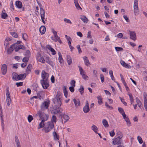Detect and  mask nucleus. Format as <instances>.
I'll return each mask as SVG.
<instances>
[{"label": "nucleus", "instance_id": "obj_1", "mask_svg": "<svg viewBox=\"0 0 147 147\" xmlns=\"http://www.w3.org/2000/svg\"><path fill=\"white\" fill-rule=\"evenodd\" d=\"M62 93L58 91L56 96L53 99L55 106L53 110L51 111V113L56 114L62 112V109L60 107L62 103Z\"/></svg>", "mask_w": 147, "mask_h": 147}, {"label": "nucleus", "instance_id": "obj_2", "mask_svg": "<svg viewBox=\"0 0 147 147\" xmlns=\"http://www.w3.org/2000/svg\"><path fill=\"white\" fill-rule=\"evenodd\" d=\"M21 42H22L21 41H18L16 43H15L11 46L10 48H11L12 49L13 48L16 52H18L20 49L23 50H25L26 48L24 46L20 45Z\"/></svg>", "mask_w": 147, "mask_h": 147}, {"label": "nucleus", "instance_id": "obj_3", "mask_svg": "<svg viewBox=\"0 0 147 147\" xmlns=\"http://www.w3.org/2000/svg\"><path fill=\"white\" fill-rule=\"evenodd\" d=\"M41 77L42 79L40 80V83L43 88L45 89H46V72L44 70L42 71Z\"/></svg>", "mask_w": 147, "mask_h": 147}, {"label": "nucleus", "instance_id": "obj_4", "mask_svg": "<svg viewBox=\"0 0 147 147\" xmlns=\"http://www.w3.org/2000/svg\"><path fill=\"white\" fill-rule=\"evenodd\" d=\"M52 32L53 34L54 38H53V37H51V39L53 40L55 42H58L60 44L62 43V42L60 39L59 37L57 35V32L56 31H55L53 28L51 29Z\"/></svg>", "mask_w": 147, "mask_h": 147}, {"label": "nucleus", "instance_id": "obj_5", "mask_svg": "<svg viewBox=\"0 0 147 147\" xmlns=\"http://www.w3.org/2000/svg\"><path fill=\"white\" fill-rule=\"evenodd\" d=\"M46 120L45 119H42L41 122L40 123L38 127V129L43 128L42 129V131H44L45 133H46V127H45V122Z\"/></svg>", "mask_w": 147, "mask_h": 147}, {"label": "nucleus", "instance_id": "obj_6", "mask_svg": "<svg viewBox=\"0 0 147 147\" xmlns=\"http://www.w3.org/2000/svg\"><path fill=\"white\" fill-rule=\"evenodd\" d=\"M54 127V125L52 122H48L47 123V132H49Z\"/></svg>", "mask_w": 147, "mask_h": 147}, {"label": "nucleus", "instance_id": "obj_7", "mask_svg": "<svg viewBox=\"0 0 147 147\" xmlns=\"http://www.w3.org/2000/svg\"><path fill=\"white\" fill-rule=\"evenodd\" d=\"M43 111L39 110L38 111L36 114V116H39L40 118V120H42L43 119H44L46 114L43 112Z\"/></svg>", "mask_w": 147, "mask_h": 147}, {"label": "nucleus", "instance_id": "obj_8", "mask_svg": "<svg viewBox=\"0 0 147 147\" xmlns=\"http://www.w3.org/2000/svg\"><path fill=\"white\" fill-rule=\"evenodd\" d=\"M122 142V139H120L117 137L116 138L114 139L112 142L113 144L114 145H120L121 144Z\"/></svg>", "mask_w": 147, "mask_h": 147}, {"label": "nucleus", "instance_id": "obj_9", "mask_svg": "<svg viewBox=\"0 0 147 147\" xmlns=\"http://www.w3.org/2000/svg\"><path fill=\"white\" fill-rule=\"evenodd\" d=\"M134 11L135 13H137L139 11L138 9V2L137 0H135L134 2Z\"/></svg>", "mask_w": 147, "mask_h": 147}, {"label": "nucleus", "instance_id": "obj_10", "mask_svg": "<svg viewBox=\"0 0 147 147\" xmlns=\"http://www.w3.org/2000/svg\"><path fill=\"white\" fill-rule=\"evenodd\" d=\"M83 110L85 113H87L90 111L89 105L88 100L86 101V105L83 108Z\"/></svg>", "mask_w": 147, "mask_h": 147}, {"label": "nucleus", "instance_id": "obj_11", "mask_svg": "<svg viewBox=\"0 0 147 147\" xmlns=\"http://www.w3.org/2000/svg\"><path fill=\"white\" fill-rule=\"evenodd\" d=\"M61 116L62 120V123L63 124V121H64V123H65L69 119V117L65 114L62 115H61Z\"/></svg>", "mask_w": 147, "mask_h": 147}, {"label": "nucleus", "instance_id": "obj_12", "mask_svg": "<svg viewBox=\"0 0 147 147\" xmlns=\"http://www.w3.org/2000/svg\"><path fill=\"white\" fill-rule=\"evenodd\" d=\"M7 66L5 64H3L2 65L1 68V72L3 75H5L7 72Z\"/></svg>", "mask_w": 147, "mask_h": 147}, {"label": "nucleus", "instance_id": "obj_13", "mask_svg": "<svg viewBox=\"0 0 147 147\" xmlns=\"http://www.w3.org/2000/svg\"><path fill=\"white\" fill-rule=\"evenodd\" d=\"M129 32L130 38L134 41H135L136 39V33L134 31H129Z\"/></svg>", "mask_w": 147, "mask_h": 147}, {"label": "nucleus", "instance_id": "obj_14", "mask_svg": "<svg viewBox=\"0 0 147 147\" xmlns=\"http://www.w3.org/2000/svg\"><path fill=\"white\" fill-rule=\"evenodd\" d=\"M144 105L145 109L146 111H147V95L144 94Z\"/></svg>", "mask_w": 147, "mask_h": 147}, {"label": "nucleus", "instance_id": "obj_15", "mask_svg": "<svg viewBox=\"0 0 147 147\" xmlns=\"http://www.w3.org/2000/svg\"><path fill=\"white\" fill-rule=\"evenodd\" d=\"M26 76V74H21L19 75H18V80H22L25 79Z\"/></svg>", "mask_w": 147, "mask_h": 147}, {"label": "nucleus", "instance_id": "obj_16", "mask_svg": "<svg viewBox=\"0 0 147 147\" xmlns=\"http://www.w3.org/2000/svg\"><path fill=\"white\" fill-rule=\"evenodd\" d=\"M46 28L44 26H41L39 29V31L42 34H44L46 31Z\"/></svg>", "mask_w": 147, "mask_h": 147}, {"label": "nucleus", "instance_id": "obj_17", "mask_svg": "<svg viewBox=\"0 0 147 147\" xmlns=\"http://www.w3.org/2000/svg\"><path fill=\"white\" fill-rule=\"evenodd\" d=\"M120 63L123 66L125 67L129 68L131 67L130 65L125 63V62L123 60H121L120 61Z\"/></svg>", "mask_w": 147, "mask_h": 147}, {"label": "nucleus", "instance_id": "obj_18", "mask_svg": "<svg viewBox=\"0 0 147 147\" xmlns=\"http://www.w3.org/2000/svg\"><path fill=\"white\" fill-rule=\"evenodd\" d=\"M74 2L76 8L78 10L80 9L81 10L82 9L78 3V0H74Z\"/></svg>", "mask_w": 147, "mask_h": 147}, {"label": "nucleus", "instance_id": "obj_19", "mask_svg": "<svg viewBox=\"0 0 147 147\" xmlns=\"http://www.w3.org/2000/svg\"><path fill=\"white\" fill-rule=\"evenodd\" d=\"M73 101L76 107H78V106H80V102L79 99L76 100L75 99H74Z\"/></svg>", "mask_w": 147, "mask_h": 147}, {"label": "nucleus", "instance_id": "obj_20", "mask_svg": "<svg viewBox=\"0 0 147 147\" xmlns=\"http://www.w3.org/2000/svg\"><path fill=\"white\" fill-rule=\"evenodd\" d=\"M16 6L18 8L20 9L22 7V2L19 1H16L15 3Z\"/></svg>", "mask_w": 147, "mask_h": 147}, {"label": "nucleus", "instance_id": "obj_21", "mask_svg": "<svg viewBox=\"0 0 147 147\" xmlns=\"http://www.w3.org/2000/svg\"><path fill=\"white\" fill-rule=\"evenodd\" d=\"M40 111H44L46 109V101L44 102L40 106Z\"/></svg>", "mask_w": 147, "mask_h": 147}, {"label": "nucleus", "instance_id": "obj_22", "mask_svg": "<svg viewBox=\"0 0 147 147\" xmlns=\"http://www.w3.org/2000/svg\"><path fill=\"white\" fill-rule=\"evenodd\" d=\"M136 100L137 102V105H138V106L140 107L141 108L143 106L141 102L140 101V100L137 97L136 98Z\"/></svg>", "mask_w": 147, "mask_h": 147}, {"label": "nucleus", "instance_id": "obj_23", "mask_svg": "<svg viewBox=\"0 0 147 147\" xmlns=\"http://www.w3.org/2000/svg\"><path fill=\"white\" fill-rule=\"evenodd\" d=\"M83 58L86 65L88 66L90 64L89 60L87 57L84 56L83 57Z\"/></svg>", "mask_w": 147, "mask_h": 147}, {"label": "nucleus", "instance_id": "obj_24", "mask_svg": "<svg viewBox=\"0 0 147 147\" xmlns=\"http://www.w3.org/2000/svg\"><path fill=\"white\" fill-rule=\"evenodd\" d=\"M91 129L96 134H98L97 131L98 128L94 125H93L91 127Z\"/></svg>", "mask_w": 147, "mask_h": 147}, {"label": "nucleus", "instance_id": "obj_25", "mask_svg": "<svg viewBox=\"0 0 147 147\" xmlns=\"http://www.w3.org/2000/svg\"><path fill=\"white\" fill-rule=\"evenodd\" d=\"M47 63L49 64L52 67H53L54 63L51 61L49 57H47Z\"/></svg>", "mask_w": 147, "mask_h": 147}, {"label": "nucleus", "instance_id": "obj_26", "mask_svg": "<svg viewBox=\"0 0 147 147\" xmlns=\"http://www.w3.org/2000/svg\"><path fill=\"white\" fill-rule=\"evenodd\" d=\"M32 65L31 64H29L27 67L26 72L28 74H29L31 71L32 69Z\"/></svg>", "mask_w": 147, "mask_h": 147}, {"label": "nucleus", "instance_id": "obj_27", "mask_svg": "<svg viewBox=\"0 0 147 147\" xmlns=\"http://www.w3.org/2000/svg\"><path fill=\"white\" fill-rule=\"evenodd\" d=\"M58 54L59 56L58 59L59 62L60 63H62L63 61V60L62 58V55L60 52L58 53Z\"/></svg>", "mask_w": 147, "mask_h": 147}, {"label": "nucleus", "instance_id": "obj_28", "mask_svg": "<svg viewBox=\"0 0 147 147\" xmlns=\"http://www.w3.org/2000/svg\"><path fill=\"white\" fill-rule=\"evenodd\" d=\"M80 18L85 23H87L88 22V19L86 16H81L80 17Z\"/></svg>", "mask_w": 147, "mask_h": 147}, {"label": "nucleus", "instance_id": "obj_29", "mask_svg": "<svg viewBox=\"0 0 147 147\" xmlns=\"http://www.w3.org/2000/svg\"><path fill=\"white\" fill-rule=\"evenodd\" d=\"M63 90L64 95L66 98H67L68 96V92L67 89L66 87L64 86L63 87Z\"/></svg>", "mask_w": 147, "mask_h": 147}, {"label": "nucleus", "instance_id": "obj_30", "mask_svg": "<svg viewBox=\"0 0 147 147\" xmlns=\"http://www.w3.org/2000/svg\"><path fill=\"white\" fill-rule=\"evenodd\" d=\"M37 59L39 61L41 62L44 63L45 62V60L40 55L37 57Z\"/></svg>", "mask_w": 147, "mask_h": 147}, {"label": "nucleus", "instance_id": "obj_31", "mask_svg": "<svg viewBox=\"0 0 147 147\" xmlns=\"http://www.w3.org/2000/svg\"><path fill=\"white\" fill-rule=\"evenodd\" d=\"M78 68H79V71L80 73V74L81 75H84L85 74L86 72L82 67L80 65L78 66Z\"/></svg>", "mask_w": 147, "mask_h": 147}, {"label": "nucleus", "instance_id": "obj_32", "mask_svg": "<svg viewBox=\"0 0 147 147\" xmlns=\"http://www.w3.org/2000/svg\"><path fill=\"white\" fill-rule=\"evenodd\" d=\"M102 124L105 127H109V125L107 121L105 119H103L102 121Z\"/></svg>", "mask_w": 147, "mask_h": 147}, {"label": "nucleus", "instance_id": "obj_33", "mask_svg": "<svg viewBox=\"0 0 147 147\" xmlns=\"http://www.w3.org/2000/svg\"><path fill=\"white\" fill-rule=\"evenodd\" d=\"M15 141L16 144V145L17 147H20V145L19 140L18 138V137L16 136L15 138Z\"/></svg>", "mask_w": 147, "mask_h": 147}, {"label": "nucleus", "instance_id": "obj_34", "mask_svg": "<svg viewBox=\"0 0 147 147\" xmlns=\"http://www.w3.org/2000/svg\"><path fill=\"white\" fill-rule=\"evenodd\" d=\"M67 61L69 65H70L72 63V60L71 57L69 55L67 56Z\"/></svg>", "mask_w": 147, "mask_h": 147}, {"label": "nucleus", "instance_id": "obj_35", "mask_svg": "<svg viewBox=\"0 0 147 147\" xmlns=\"http://www.w3.org/2000/svg\"><path fill=\"white\" fill-rule=\"evenodd\" d=\"M12 75V79L15 80L16 81H18V75L16 72H13Z\"/></svg>", "mask_w": 147, "mask_h": 147}, {"label": "nucleus", "instance_id": "obj_36", "mask_svg": "<svg viewBox=\"0 0 147 147\" xmlns=\"http://www.w3.org/2000/svg\"><path fill=\"white\" fill-rule=\"evenodd\" d=\"M8 16L7 14L5 13V10H3L1 14V18H2L5 19Z\"/></svg>", "mask_w": 147, "mask_h": 147}, {"label": "nucleus", "instance_id": "obj_37", "mask_svg": "<svg viewBox=\"0 0 147 147\" xmlns=\"http://www.w3.org/2000/svg\"><path fill=\"white\" fill-rule=\"evenodd\" d=\"M53 135L55 140H57L59 139V136L57 134L56 132L54 131L53 132Z\"/></svg>", "mask_w": 147, "mask_h": 147}, {"label": "nucleus", "instance_id": "obj_38", "mask_svg": "<svg viewBox=\"0 0 147 147\" xmlns=\"http://www.w3.org/2000/svg\"><path fill=\"white\" fill-rule=\"evenodd\" d=\"M128 94L129 97L131 104H132L134 101L132 95L130 93H128Z\"/></svg>", "mask_w": 147, "mask_h": 147}, {"label": "nucleus", "instance_id": "obj_39", "mask_svg": "<svg viewBox=\"0 0 147 147\" xmlns=\"http://www.w3.org/2000/svg\"><path fill=\"white\" fill-rule=\"evenodd\" d=\"M45 11L42 8H40V13L41 16V17H45Z\"/></svg>", "mask_w": 147, "mask_h": 147}, {"label": "nucleus", "instance_id": "obj_40", "mask_svg": "<svg viewBox=\"0 0 147 147\" xmlns=\"http://www.w3.org/2000/svg\"><path fill=\"white\" fill-rule=\"evenodd\" d=\"M117 135L118 136L117 138L122 139V138L123 137V134L120 131H119L117 133Z\"/></svg>", "mask_w": 147, "mask_h": 147}, {"label": "nucleus", "instance_id": "obj_41", "mask_svg": "<svg viewBox=\"0 0 147 147\" xmlns=\"http://www.w3.org/2000/svg\"><path fill=\"white\" fill-rule=\"evenodd\" d=\"M30 52L29 50H27L24 54V55L26 57H30Z\"/></svg>", "mask_w": 147, "mask_h": 147}, {"label": "nucleus", "instance_id": "obj_42", "mask_svg": "<svg viewBox=\"0 0 147 147\" xmlns=\"http://www.w3.org/2000/svg\"><path fill=\"white\" fill-rule=\"evenodd\" d=\"M124 120L126 122L127 125L128 127H129L131 125V123L128 117Z\"/></svg>", "mask_w": 147, "mask_h": 147}, {"label": "nucleus", "instance_id": "obj_43", "mask_svg": "<svg viewBox=\"0 0 147 147\" xmlns=\"http://www.w3.org/2000/svg\"><path fill=\"white\" fill-rule=\"evenodd\" d=\"M6 101L7 106H9L11 102L10 97H7Z\"/></svg>", "mask_w": 147, "mask_h": 147}, {"label": "nucleus", "instance_id": "obj_44", "mask_svg": "<svg viewBox=\"0 0 147 147\" xmlns=\"http://www.w3.org/2000/svg\"><path fill=\"white\" fill-rule=\"evenodd\" d=\"M84 87L82 86H80V88L79 89V92L81 94H82L84 92Z\"/></svg>", "mask_w": 147, "mask_h": 147}, {"label": "nucleus", "instance_id": "obj_45", "mask_svg": "<svg viewBox=\"0 0 147 147\" xmlns=\"http://www.w3.org/2000/svg\"><path fill=\"white\" fill-rule=\"evenodd\" d=\"M57 120V117L55 115H53L52 116V118L51 119V121H50V122H52L53 123H55L56 122Z\"/></svg>", "mask_w": 147, "mask_h": 147}, {"label": "nucleus", "instance_id": "obj_46", "mask_svg": "<svg viewBox=\"0 0 147 147\" xmlns=\"http://www.w3.org/2000/svg\"><path fill=\"white\" fill-rule=\"evenodd\" d=\"M3 116L2 115L1 116V125L2 127V129H3V131L4 130V123H3Z\"/></svg>", "mask_w": 147, "mask_h": 147}, {"label": "nucleus", "instance_id": "obj_47", "mask_svg": "<svg viewBox=\"0 0 147 147\" xmlns=\"http://www.w3.org/2000/svg\"><path fill=\"white\" fill-rule=\"evenodd\" d=\"M29 58L30 57L25 56L22 59L23 62L26 63H27L28 61Z\"/></svg>", "mask_w": 147, "mask_h": 147}, {"label": "nucleus", "instance_id": "obj_48", "mask_svg": "<svg viewBox=\"0 0 147 147\" xmlns=\"http://www.w3.org/2000/svg\"><path fill=\"white\" fill-rule=\"evenodd\" d=\"M97 98L98 100V102L100 105H101L102 103V99L100 96H98L97 97Z\"/></svg>", "mask_w": 147, "mask_h": 147}, {"label": "nucleus", "instance_id": "obj_49", "mask_svg": "<svg viewBox=\"0 0 147 147\" xmlns=\"http://www.w3.org/2000/svg\"><path fill=\"white\" fill-rule=\"evenodd\" d=\"M6 95L7 97H10L9 91L8 89V88H7L6 90Z\"/></svg>", "mask_w": 147, "mask_h": 147}, {"label": "nucleus", "instance_id": "obj_50", "mask_svg": "<svg viewBox=\"0 0 147 147\" xmlns=\"http://www.w3.org/2000/svg\"><path fill=\"white\" fill-rule=\"evenodd\" d=\"M118 110L119 111L121 115L123 114V113H125L123 109L121 107H118Z\"/></svg>", "mask_w": 147, "mask_h": 147}, {"label": "nucleus", "instance_id": "obj_51", "mask_svg": "<svg viewBox=\"0 0 147 147\" xmlns=\"http://www.w3.org/2000/svg\"><path fill=\"white\" fill-rule=\"evenodd\" d=\"M11 34L13 37L15 38H17L18 37V35L16 33L14 32H11Z\"/></svg>", "mask_w": 147, "mask_h": 147}, {"label": "nucleus", "instance_id": "obj_52", "mask_svg": "<svg viewBox=\"0 0 147 147\" xmlns=\"http://www.w3.org/2000/svg\"><path fill=\"white\" fill-rule=\"evenodd\" d=\"M28 122L29 123H30L32 121V120H33V117L32 115H29L28 117Z\"/></svg>", "mask_w": 147, "mask_h": 147}, {"label": "nucleus", "instance_id": "obj_53", "mask_svg": "<svg viewBox=\"0 0 147 147\" xmlns=\"http://www.w3.org/2000/svg\"><path fill=\"white\" fill-rule=\"evenodd\" d=\"M63 20L66 23H67L68 24H72V22H71V21L69 19H67V18H64Z\"/></svg>", "mask_w": 147, "mask_h": 147}, {"label": "nucleus", "instance_id": "obj_54", "mask_svg": "<svg viewBox=\"0 0 147 147\" xmlns=\"http://www.w3.org/2000/svg\"><path fill=\"white\" fill-rule=\"evenodd\" d=\"M137 139L138 140L139 143L140 144H142L143 142V140L142 138L140 136H138L137 137Z\"/></svg>", "mask_w": 147, "mask_h": 147}, {"label": "nucleus", "instance_id": "obj_55", "mask_svg": "<svg viewBox=\"0 0 147 147\" xmlns=\"http://www.w3.org/2000/svg\"><path fill=\"white\" fill-rule=\"evenodd\" d=\"M119 98L121 102L125 106H126L127 105V103L125 101L124 99L120 97Z\"/></svg>", "mask_w": 147, "mask_h": 147}, {"label": "nucleus", "instance_id": "obj_56", "mask_svg": "<svg viewBox=\"0 0 147 147\" xmlns=\"http://www.w3.org/2000/svg\"><path fill=\"white\" fill-rule=\"evenodd\" d=\"M10 8L12 9V11H14V6L13 4V1H11L10 2Z\"/></svg>", "mask_w": 147, "mask_h": 147}, {"label": "nucleus", "instance_id": "obj_57", "mask_svg": "<svg viewBox=\"0 0 147 147\" xmlns=\"http://www.w3.org/2000/svg\"><path fill=\"white\" fill-rule=\"evenodd\" d=\"M16 85L18 87L22 86L23 85V82H17L16 83Z\"/></svg>", "mask_w": 147, "mask_h": 147}, {"label": "nucleus", "instance_id": "obj_58", "mask_svg": "<svg viewBox=\"0 0 147 147\" xmlns=\"http://www.w3.org/2000/svg\"><path fill=\"white\" fill-rule=\"evenodd\" d=\"M22 38L24 40H26V39L27 37V34L25 33H23L22 34Z\"/></svg>", "mask_w": 147, "mask_h": 147}, {"label": "nucleus", "instance_id": "obj_59", "mask_svg": "<svg viewBox=\"0 0 147 147\" xmlns=\"http://www.w3.org/2000/svg\"><path fill=\"white\" fill-rule=\"evenodd\" d=\"M77 48L78 51V53L79 54L82 53V51L80 48V45H78L77 46Z\"/></svg>", "mask_w": 147, "mask_h": 147}, {"label": "nucleus", "instance_id": "obj_60", "mask_svg": "<svg viewBox=\"0 0 147 147\" xmlns=\"http://www.w3.org/2000/svg\"><path fill=\"white\" fill-rule=\"evenodd\" d=\"M76 82L74 80H72L71 81L70 84L72 86L75 87V86Z\"/></svg>", "mask_w": 147, "mask_h": 147}, {"label": "nucleus", "instance_id": "obj_61", "mask_svg": "<svg viewBox=\"0 0 147 147\" xmlns=\"http://www.w3.org/2000/svg\"><path fill=\"white\" fill-rule=\"evenodd\" d=\"M115 50L117 51H122L123 50V49L120 47H116L115 48Z\"/></svg>", "mask_w": 147, "mask_h": 147}, {"label": "nucleus", "instance_id": "obj_62", "mask_svg": "<svg viewBox=\"0 0 147 147\" xmlns=\"http://www.w3.org/2000/svg\"><path fill=\"white\" fill-rule=\"evenodd\" d=\"M123 17L124 18L125 20L127 22H129V20L128 18L127 17V16L126 15H124L123 16Z\"/></svg>", "mask_w": 147, "mask_h": 147}, {"label": "nucleus", "instance_id": "obj_63", "mask_svg": "<svg viewBox=\"0 0 147 147\" xmlns=\"http://www.w3.org/2000/svg\"><path fill=\"white\" fill-rule=\"evenodd\" d=\"M51 81L53 83H54L55 82V77L53 75H52L51 78Z\"/></svg>", "mask_w": 147, "mask_h": 147}, {"label": "nucleus", "instance_id": "obj_64", "mask_svg": "<svg viewBox=\"0 0 147 147\" xmlns=\"http://www.w3.org/2000/svg\"><path fill=\"white\" fill-rule=\"evenodd\" d=\"M15 59L18 61H20L21 60L20 57L19 56H16L15 57Z\"/></svg>", "mask_w": 147, "mask_h": 147}]
</instances>
